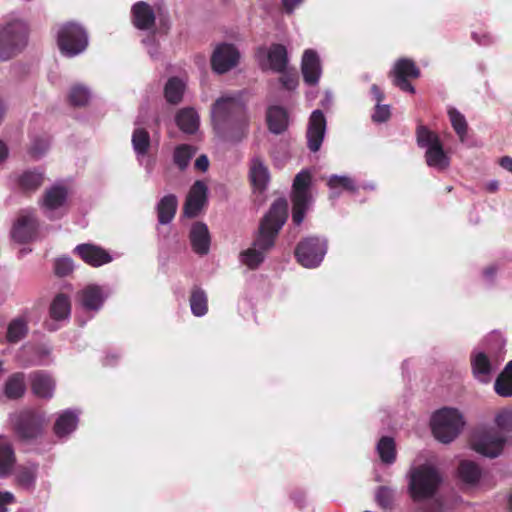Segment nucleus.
Wrapping results in <instances>:
<instances>
[{"label":"nucleus","mask_w":512,"mask_h":512,"mask_svg":"<svg viewBox=\"0 0 512 512\" xmlns=\"http://www.w3.org/2000/svg\"><path fill=\"white\" fill-rule=\"evenodd\" d=\"M211 121L219 138L238 144L247 138L250 117L245 102L238 96H222L211 108Z\"/></svg>","instance_id":"nucleus-1"},{"label":"nucleus","mask_w":512,"mask_h":512,"mask_svg":"<svg viewBox=\"0 0 512 512\" xmlns=\"http://www.w3.org/2000/svg\"><path fill=\"white\" fill-rule=\"evenodd\" d=\"M288 218V203L284 198L276 199L260 221L252 247L241 252V262L250 269H256L267 253L275 246L278 234Z\"/></svg>","instance_id":"nucleus-2"},{"label":"nucleus","mask_w":512,"mask_h":512,"mask_svg":"<svg viewBox=\"0 0 512 512\" xmlns=\"http://www.w3.org/2000/svg\"><path fill=\"white\" fill-rule=\"evenodd\" d=\"M416 141L420 148H425V161L429 167L439 171L446 170L450 165V158L444 151L443 144L437 133L424 125L416 128Z\"/></svg>","instance_id":"nucleus-3"},{"label":"nucleus","mask_w":512,"mask_h":512,"mask_svg":"<svg viewBox=\"0 0 512 512\" xmlns=\"http://www.w3.org/2000/svg\"><path fill=\"white\" fill-rule=\"evenodd\" d=\"M441 482L438 471L429 465H420L410 473L409 492L415 502L432 498Z\"/></svg>","instance_id":"nucleus-4"},{"label":"nucleus","mask_w":512,"mask_h":512,"mask_svg":"<svg viewBox=\"0 0 512 512\" xmlns=\"http://www.w3.org/2000/svg\"><path fill=\"white\" fill-rule=\"evenodd\" d=\"M311 185L312 175L307 170L300 171L293 180L290 195L292 202V222L297 226L302 224L313 202V196L310 190Z\"/></svg>","instance_id":"nucleus-5"},{"label":"nucleus","mask_w":512,"mask_h":512,"mask_svg":"<svg viewBox=\"0 0 512 512\" xmlns=\"http://www.w3.org/2000/svg\"><path fill=\"white\" fill-rule=\"evenodd\" d=\"M464 426L462 414L455 408L444 407L436 411L431 419L434 437L442 443H450Z\"/></svg>","instance_id":"nucleus-6"},{"label":"nucleus","mask_w":512,"mask_h":512,"mask_svg":"<svg viewBox=\"0 0 512 512\" xmlns=\"http://www.w3.org/2000/svg\"><path fill=\"white\" fill-rule=\"evenodd\" d=\"M57 45L63 55L74 57L87 48V32L76 22H66L58 29Z\"/></svg>","instance_id":"nucleus-7"},{"label":"nucleus","mask_w":512,"mask_h":512,"mask_svg":"<svg viewBox=\"0 0 512 512\" xmlns=\"http://www.w3.org/2000/svg\"><path fill=\"white\" fill-rule=\"evenodd\" d=\"M27 25L23 21H13L0 30V60L6 61L17 55L26 45Z\"/></svg>","instance_id":"nucleus-8"},{"label":"nucleus","mask_w":512,"mask_h":512,"mask_svg":"<svg viewBox=\"0 0 512 512\" xmlns=\"http://www.w3.org/2000/svg\"><path fill=\"white\" fill-rule=\"evenodd\" d=\"M327 252V241L318 236L303 238L295 247L297 262L305 268H316L323 261Z\"/></svg>","instance_id":"nucleus-9"},{"label":"nucleus","mask_w":512,"mask_h":512,"mask_svg":"<svg viewBox=\"0 0 512 512\" xmlns=\"http://www.w3.org/2000/svg\"><path fill=\"white\" fill-rule=\"evenodd\" d=\"M47 425L44 413L36 410L21 411L14 422V429L22 440H33L40 437Z\"/></svg>","instance_id":"nucleus-10"},{"label":"nucleus","mask_w":512,"mask_h":512,"mask_svg":"<svg viewBox=\"0 0 512 512\" xmlns=\"http://www.w3.org/2000/svg\"><path fill=\"white\" fill-rule=\"evenodd\" d=\"M506 438L493 430H476L470 437L471 448L488 458L498 457L505 446Z\"/></svg>","instance_id":"nucleus-11"},{"label":"nucleus","mask_w":512,"mask_h":512,"mask_svg":"<svg viewBox=\"0 0 512 512\" xmlns=\"http://www.w3.org/2000/svg\"><path fill=\"white\" fill-rule=\"evenodd\" d=\"M39 230V221L33 209H22L13 222L10 235L19 244L32 242Z\"/></svg>","instance_id":"nucleus-12"},{"label":"nucleus","mask_w":512,"mask_h":512,"mask_svg":"<svg viewBox=\"0 0 512 512\" xmlns=\"http://www.w3.org/2000/svg\"><path fill=\"white\" fill-rule=\"evenodd\" d=\"M389 76L392 78L394 86L404 92L414 94L415 88L411 84L410 80L420 77V69L416 66L413 60L400 58L395 62Z\"/></svg>","instance_id":"nucleus-13"},{"label":"nucleus","mask_w":512,"mask_h":512,"mask_svg":"<svg viewBox=\"0 0 512 512\" xmlns=\"http://www.w3.org/2000/svg\"><path fill=\"white\" fill-rule=\"evenodd\" d=\"M240 53L233 44H219L211 56L212 70L218 74H224L237 66Z\"/></svg>","instance_id":"nucleus-14"},{"label":"nucleus","mask_w":512,"mask_h":512,"mask_svg":"<svg viewBox=\"0 0 512 512\" xmlns=\"http://www.w3.org/2000/svg\"><path fill=\"white\" fill-rule=\"evenodd\" d=\"M326 130V119L321 110L312 112L307 130V145L310 151L317 152L323 142Z\"/></svg>","instance_id":"nucleus-15"},{"label":"nucleus","mask_w":512,"mask_h":512,"mask_svg":"<svg viewBox=\"0 0 512 512\" xmlns=\"http://www.w3.org/2000/svg\"><path fill=\"white\" fill-rule=\"evenodd\" d=\"M207 198V187L202 181H196L191 187L183 207L188 218L196 217L203 208Z\"/></svg>","instance_id":"nucleus-16"},{"label":"nucleus","mask_w":512,"mask_h":512,"mask_svg":"<svg viewBox=\"0 0 512 512\" xmlns=\"http://www.w3.org/2000/svg\"><path fill=\"white\" fill-rule=\"evenodd\" d=\"M74 252L88 265L99 267L112 261L111 255L102 247L93 244H80Z\"/></svg>","instance_id":"nucleus-17"},{"label":"nucleus","mask_w":512,"mask_h":512,"mask_svg":"<svg viewBox=\"0 0 512 512\" xmlns=\"http://www.w3.org/2000/svg\"><path fill=\"white\" fill-rule=\"evenodd\" d=\"M68 199V189L63 185H54L46 189L38 201L40 208L45 212H53L63 207Z\"/></svg>","instance_id":"nucleus-18"},{"label":"nucleus","mask_w":512,"mask_h":512,"mask_svg":"<svg viewBox=\"0 0 512 512\" xmlns=\"http://www.w3.org/2000/svg\"><path fill=\"white\" fill-rule=\"evenodd\" d=\"M301 71L306 84L313 86L318 83L321 75V64L316 51L312 49L305 50L302 57Z\"/></svg>","instance_id":"nucleus-19"},{"label":"nucleus","mask_w":512,"mask_h":512,"mask_svg":"<svg viewBox=\"0 0 512 512\" xmlns=\"http://www.w3.org/2000/svg\"><path fill=\"white\" fill-rule=\"evenodd\" d=\"M81 306L87 311H99L103 306L106 295L101 286L90 284L78 293Z\"/></svg>","instance_id":"nucleus-20"},{"label":"nucleus","mask_w":512,"mask_h":512,"mask_svg":"<svg viewBox=\"0 0 512 512\" xmlns=\"http://www.w3.org/2000/svg\"><path fill=\"white\" fill-rule=\"evenodd\" d=\"M193 251L198 255H206L210 250L211 237L208 227L203 222H195L189 233Z\"/></svg>","instance_id":"nucleus-21"},{"label":"nucleus","mask_w":512,"mask_h":512,"mask_svg":"<svg viewBox=\"0 0 512 512\" xmlns=\"http://www.w3.org/2000/svg\"><path fill=\"white\" fill-rule=\"evenodd\" d=\"M132 22L139 30H149L155 26V13L152 7L144 2L139 1L132 6L131 9Z\"/></svg>","instance_id":"nucleus-22"},{"label":"nucleus","mask_w":512,"mask_h":512,"mask_svg":"<svg viewBox=\"0 0 512 512\" xmlns=\"http://www.w3.org/2000/svg\"><path fill=\"white\" fill-rule=\"evenodd\" d=\"M470 363L474 378L482 383H488L496 367L493 366L487 354L484 352L472 353Z\"/></svg>","instance_id":"nucleus-23"},{"label":"nucleus","mask_w":512,"mask_h":512,"mask_svg":"<svg viewBox=\"0 0 512 512\" xmlns=\"http://www.w3.org/2000/svg\"><path fill=\"white\" fill-rule=\"evenodd\" d=\"M249 179L255 190L259 192L266 190L270 180V174L267 166L260 157L252 159L249 169Z\"/></svg>","instance_id":"nucleus-24"},{"label":"nucleus","mask_w":512,"mask_h":512,"mask_svg":"<svg viewBox=\"0 0 512 512\" xmlns=\"http://www.w3.org/2000/svg\"><path fill=\"white\" fill-rule=\"evenodd\" d=\"M31 389L40 398H51L55 383L50 375L42 371H36L30 375Z\"/></svg>","instance_id":"nucleus-25"},{"label":"nucleus","mask_w":512,"mask_h":512,"mask_svg":"<svg viewBox=\"0 0 512 512\" xmlns=\"http://www.w3.org/2000/svg\"><path fill=\"white\" fill-rule=\"evenodd\" d=\"M267 125L271 133L279 135L288 128V114L281 106H271L267 110Z\"/></svg>","instance_id":"nucleus-26"},{"label":"nucleus","mask_w":512,"mask_h":512,"mask_svg":"<svg viewBox=\"0 0 512 512\" xmlns=\"http://www.w3.org/2000/svg\"><path fill=\"white\" fill-rule=\"evenodd\" d=\"M269 68L274 72H284L288 65V53L284 45L274 43L267 51Z\"/></svg>","instance_id":"nucleus-27"},{"label":"nucleus","mask_w":512,"mask_h":512,"mask_svg":"<svg viewBox=\"0 0 512 512\" xmlns=\"http://www.w3.org/2000/svg\"><path fill=\"white\" fill-rule=\"evenodd\" d=\"M26 391L25 374L15 372L11 374L3 386V394L11 400H16L24 396Z\"/></svg>","instance_id":"nucleus-28"},{"label":"nucleus","mask_w":512,"mask_h":512,"mask_svg":"<svg viewBox=\"0 0 512 512\" xmlns=\"http://www.w3.org/2000/svg\"><path fill=\"white\" fill-rule=\"evenodd\" d=\"M178 200L174 194L165 195L157 204V217L160 224L170 223L176 214Z\"/></svg>","instance_id":"nucleus-29"},{"label":"nucleus","mask_w":512,"mask_h":512,"mask_svg":"<svg viewBox=\"0 0 512 512\" xmlns=\"http://www.w3.org/2000/svg\"><path fill=\"white\" fill-rule=\"evenodd\" d=\"M175 121L179 129L186 134H194L199 127V117L193 108L181 109L177 113Z\"/></svg>","instance_id":"nucleus-30"},{"label":"nucleus","mask_w":512,"mask_h":512,"mask_svg":"<svg viewBox=\"0 0 512 512\" xmlns=\"http://www.w3.org/2000/svg\"><path fill=\"white\" fill-rule=\"evenodd\" d=\"M495 393L504 398L512 397V360L500 372L494 382Z\"/></svg>","instance_id":"nucleus-31"},{"label":"nucleus","mask_w":512,"mask_h":512,"mask_svg":"<svg viewBox=\"0 0 512 512\" xmlns=\"http://www.w3.org/2000/svg\"><path fill=\"white\" fill-rule=\"evenodd\" d=\"M71 303L69 297L64 293L57 294L50 304L49 314L55 321L67 319L70 316Z\"/></svg>","instance_id":"nucleus-32"},{"label":"nucleus","mask_w":512,"mask_h":512,"mask_svg":"<svg viewBox=\"0 0 512 512\" xmlns=\"http://www.w3.org/2000/svg\"><path fill=\"white\" fill-rule=\"evenodd\" d=\"M77 423L78 418L76 414L70 410H66L56 419L53 431L56 436L65 437L76 429Z\"/></svg>","instance_id":"nucleus-33"},{"label":"nucleus","mask_w":512,"mask_h":512,"mask_svg":"<svg viewBox=\"0 0 512 512\" xmlns=\"http://www.w3.org/2000/svg\"><path fill=\"white\" fill-rule=\"evenodd\" d=\"M28 322L24 317L11 320L7 327L6 340L11 344L18 343L28 334Z\"/></svg>","instance_id":"nucleus-34"},{"label":"nucleus","mask_w":512,"mask_h":512,"mask_svg":"<svg viewBox=\"0 0 512 512\" xmlns=\"http://www.w3.org/2000/svg\"><path fill=\"white\" fill-rule=\"evenodd\" d=\"M458 475L463 482L474 485L481 478V468L473 461L462 460L458 466Z\"/></svg>","instance_id":"nucleus-35"},{"label":"nucleus","mask_w":512,"mask_h":512,"mask_svg":"<svg viewBox=\"0 0 512 512\" xmlns=\"http://www.w3.org/2000/svg\"><path fill=\"white\" fill-rule=\"evenodd\" d=\"M185 85L178 77L168 79L164 87V96L168 103L176 105L182 101Z\"/></svg>","instance_id":"nucleus-36"},{"label":"nucleus","mask_w":512,"mask_h":512,"mask_svg":"<svg viewBox=\"0 0 512 512\" xmlns=\"http://www.w3.org/2000/svg\"><path fill=\"white\" fill-rule=\"evenodd\" d=\"M189 301L191 311L196 317L204 316L208 312V297L200 287H193Z\"/></svg>","instance_id":"nucleus-37"},{"label":"nucleus","mask_w":512,"mask_h":512,"mask_svg":"<svg viewBox=\"0 0 512 512\" xmlns=\"http://www.w3.org/2000/svg\"><path fill=\"white\" fill-rule=\"evenodd\" d=\"M377 452L381 461L385 464H392L396 460V446L392 437L383 436L377 444Z\"/></svg>","instance_id":"nucleus-38"},{"label":"nucleus","mask_w":512,"mask_h":512,"mask_svg":"<svg viewBox=\"0 0 512 512\" xmlns=\"http://www.w3.org/2000/svg\"><path fill=\"white\" fill-rule=\"evenodd\" d=\"M38 472V465L23 466L18 469L16 479L19 486L24 489L31 490L35 486Z\"/></svg>","instance_id":"nucleus-39"},{"label":"nucleus","mask_w":512,"mask_h":512,"mask_svg":"<svg viewBox=\"0 0 512 512\" xmlns=\"http://www.w3.org/2000/svg\"><path fill=\"white\" fill-rule=\"evenodd\" d=\"M196 150L189 144H180L175 147L173 153V162L181 170H185Z\"/></svg>","instance_id":"nucleus-40"},{"label":"nucleus","mask_w":512,"mask_h":512,"mask_svg":"<svg viewBox=\"0 0 512 512\" xmlns=\"http://www.w3.org/2000/svg\"><path fill=\"white\" fill-rule=\"evenodd\" d=\"M133 149L138 155H146L149 151L151 140L149 132L144 128H136L132 133Z\"/></svg>","instance_id":"nucleus-41"},{"label":"nucleus","mask_w":512,"mask_h":512,"mask_svg":"<svg viewBox=\"0 0 512 512\" xmlns=\"http://www.w3.org/2000/svg\"><path fill=\"white\" fill-rule=\"evenodd\" d=\"M44 181V176L40 172L26 171L19 178V186L25 192L36 191Z\"/></svg>","instance_id":"nucleus-42"},{"label":"nucleus","mask_w":512,"mask_h":512,"mask_svg":"<svg viewBox=\"0 0 512 512\" xmlns=\"http://www.w3.org/2000/svg\"><path fill=\"white\" fill-rule=\"evenodd\" d=\"M15 463V454L12 446L7 442L0 443V475L6 476L10 473Z\"/></svg>","instance_id":"nucleus-43"},{"label":"nucleus","mask_w":512,"mask_h":512,"mask_svg":"<svg viewBox=\"0 0 512 512\" xmlns=\"http://www.w3.org/2000/svg\"><path fill=\"white\" fill-rule=\"evenodd\" d=\"M448 116L455 133L459 137L460 141L464 142L468 131V124L465 116L456 108H450L448 110Z\"/></svg>","instance_id":"nucleus-44"},{"label":"nucleus","mask_w":512,"mask_h":512,"mask_svg":"<svg viewBox=\"0 0 512 512\" xmlns=\"http://www.w3.org/2000/svg\"><path fill=\"white\" fill-rule=\"evenodd\" d=\"M89 98V90L85 86L80 84L72 86L68 94V101L70 105L74 107L85 106L88 103Z\"/></svg>","instance_id":"nucleus-45"},{"label":"nucleus","mask_w":512,"mask_h":512,"mask_svg":"<svg viewBox=\"0 0 512 512\" xmlns=\"http://www.w3.org/2000/svg\"><path fill=\"white\" fill-rule=\"evenodd\" d=\"M327 185L330 189H338L341 188L342 190L348 191V192H355L357 190L355 181L348 176H338V175H332Z\"/></svg>","instance_id":"nucleus-46"},{"label":"nucleus","mask_w":512,"mask_h":512,"mask_svg":"<svg viewBox=\"0 0 512 512\" xmlns=\"http://www.w3.org/2000/svg\"><path fill=\"white\" fill-rule=\"evenodd\" d=\"M376 502L383 509H391L394 502V492L392 489L381 486L376 492Z\"/></svg>","instance_id":"nucleus-47"},{"label":"nucleus","mask_w":512,"mask_h":512,"mask_svg":"<svg viewBox=\"0 0 512 512\" xmlns=\"http://www.w3.org/2000/svg\"><path fill=\"white\" fill-rule=\"evenodd\" d=\"M281 74L279 81L282 86L287 90H295L299 84L298 73L295 69H285Z\"/></svg>","instance_id":"nucleus-48"},{"label":"nucleus","mask_w":512,"mask_h":512,"mask_svg":"<svg viewBox=\"0 0 512 512\" xmlns=\"http://www.w3.org/2000/svg\"><path fill=\"white\" fill-rule=\"evenodd\" d=\"M54 271L57 276L65 277L73 271V261L68 257L55 260Z\"/></svg>","instance_id":"nucleus-49"},{"label":"nucleus","mask_w":512,"mask_h":512,"mask_svg":"<svg viewBox=\"0 0 512 512\" xmlns=\"http://www.w3.org/2000/svg\"><path fill=\"white\" fill-rule=\"evenodd\" d=\"M495 423L501 430H512V411L502 410L495 417Z\"/></svg>","instance_id":"nucleus-50"},{"label":"nucleus","mask_w":512,"mask_h":512,"mask_svg":"<svg viewBox=\"0 0 512 512\" xmlns=\"http://www.w3.org/2000/svg\"><path fill=\"white\" fill-rule=\"evenodd\" d=\"M391 116L390 106L376 103L374 112L372 114V120L376 123H383L389 120Z\"/></svg>","instance_id":"nucleus-51"},{"label":"nucleus","mask_w":512,"mask_h":512,"mask_svg":"<svg viewBox=\"0 0 512 512\" xmlns=\"http://www.w3.org/2000/svg\"><path fill=\"white\" fill-rule=\"evenodd\" d=\"M47 143L44 140H37L33 143V145L30 148V154L35 157L39 158L44 151L47 149Z\"/></svg>","instance_id":"nucleus-52"},{"label":"nucleus","mask_w":512,"mask_h":512,"mask_svg":"<svg viewBox=\"0 0 512 512\" xmlns=\"http://www.w3.org/2000/svg\"><path fill=\"white\" fill-rule=\"evenodd\" d=\"M14 501V496L10 492H0V512H8L7 505Z\"/></svg>","instance_id":"nucleus-53"},{"label":"nucleus","mask_w":512,"mask_h":512,"mask_svg":"<svg viewBox=\"0 0 512 512\" xmlns=\"http://www.w3.org/2000/svg\"><path fill=\"white\" fill-rule=\"evenodd\" d=\"M304 0H282V8L286 14H292Z\"/></svg>","instance_id":"nucleus-54"},{"label":"nucleus","mask_w":512,"mask_h":512,"mask_svg":"<svg viewBox=\"0 0 512 512\" xmlns=\"http://www.w3.org/2000/svg\"><path fill=\"white\" fill-rule=\"evenodd\" d=\"M195 168L199 171L205 172L209 167V159L206 155H200L195 161Z\"/></svg>","instance_id":"nucleus-55"},{"label":"nucleus","mask_w":512,"mask_h":512,"mask_svg":"<svg viewBox=\"0 0 512 512\" xmlns=\"http://www.w3.org/2000/svg\"><path fill=\"white\" fill-rule=\"evenodd\" d=\"M472 38L480 45H489L492 43V36L490 34H482L481 36H479L478 33L476 32H473L472 33Z\"/></svg>","instance_id":"nucleus-56"},{"label":"nucleus","mask_w":512,"mask_h":512,"mask_svg":"<svg viewBox=\"0 0 512 512\" xmlns=\"http://www.w3.org/2000/svg\"><path fill=\"white\" fill-rule=\"evenodd\" d=\"M370 92L374 98V100L376 101V103H381L384 98H385V95L383 93V91L380 89V87L376 84H373L371 86V89H370Z\"/></svg>","instance_id":"nucleus-57"},{"label":"nucleus","mask_w":512,"mask_h":512,"mask_svg":"<svg viewBox=\"0 0 512 512\" xmlns=\"http://www.w3.org/2000/svg\"><path fill=\"white\" fill-rule=\"evenodd\" d=\"M496 272H497V269L495 266H488L484 269L483 271V275L485 278H487L488 280H493V278L495 277L496 275Z\"/></svg>","instance_id":"nucleus-58"},{"label":"nucleus","mask_w":512,"mask_h":512,"mask_svg":"<svg viewBox=\"0 0 512 512\" xmlns=\"http://www.w3.org/2000/svg\"><path fill=\"white\" fill-rule=\"evenodd\" d=\"M500 165H501L504 169H506V170H508V171L512 172V158H511V157H509V156H504V157H502V158L500 159Z\"/></svg>","instance_id":"nucleus-59"},{"label":"nucleus","mask_w":512,"mask_h":512,"mask_svg":"<svg viewBox=\"0 0 512 512\" xmlns=\"http://www.w3.org/2000/svg\"><path fill=\"white\" fill-rule=\"evenodd\" d=\"M486 190L490 193H495L499 189V182L497 180L490 181L485 186Z\"/></svg>","instance_id":"nucleus-60"},{"label":"nucleus","mask_w":512,"mask_h":512,"mask_svg":"<svg viewBox=\"0 0 512 512\" xmlns=\"http://www.w3.org/2000/svg\"><path fill=\"white\" fill-rule=\"evenodd\" d=\"M8 155L7 146L0 140V162L3 161Z\"/></svg>","instance_id":"nucleus-61"},{"label":"nucleus","mask_w":512,"mask_h":512,"mask_svg":"<svg viewBox=\"0 0 512 512\" xmlns=\"http://www.w3.org/2000/svg\"><path fill=\"white\" fill-rule=\"evenodd\" d=\"M441 510V503L438 501H435L433 503V507L431 509H427V512H439Z\"/></svg>","instance_id":"nucleus-62"},{"label":"nucleus","mask_w":512,"mask_h":512,"mask_svg":"<svg viewBox=\"0 0 512 512\" xmlns=\"http://www.w3.org/2000/svg\"><path fill=\"white\" fill-rule=\"evenodd\" d=\"M45 325L49 331H54L57 329V327L53 323H45Z\"/></svg>","instance_id":"nucleus-63"},{"label":"nucleus","mask_w":512,"mask_h":512,"mask_svg":"<svg viewBox=\"0 0 512 512\" xmlns=\"http://www.w3.org/2000/svg\"><path fill=\"white\" fill-rule=\"evenodd\" d=\"M508 508L510 511H512V493L509 495Z\"/></svg>","instance_id":"nucleus-64"}]
</instances>
